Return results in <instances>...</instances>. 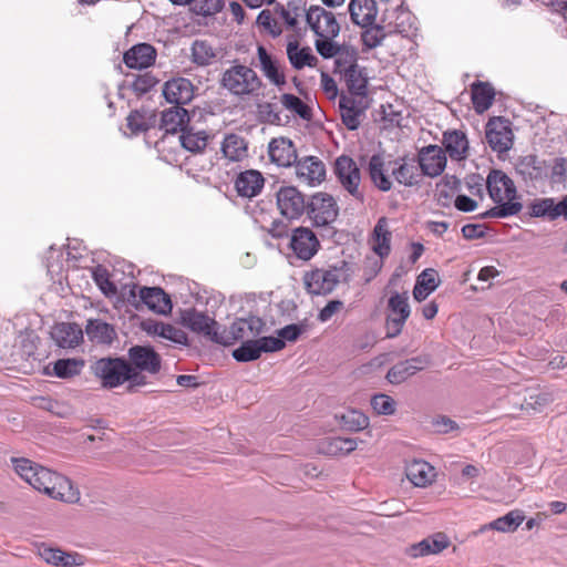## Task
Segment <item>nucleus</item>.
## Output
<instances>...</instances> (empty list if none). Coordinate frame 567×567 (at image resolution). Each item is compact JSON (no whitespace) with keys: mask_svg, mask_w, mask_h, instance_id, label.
<instances>
[{"mask_svg":"<svg viewBox=\"0 0 567 567\" xmlns=\"http://www.w3.org/2000/svg\"><path fill=\"white\" fill-rule=\"evenodd\" d=\"M548 178L554 184H560L567 179V159L557 157L548 168Z\"/></svg>","mask_w":567,"mask_h":567,"instance_id":"6e6d98bb","label":"nucleus"},{"mask_svg":"<svg viewBox=\"0 0 567 567\" xmlns=\"http://www.w3.org/2000/svg\"><path fill=\"white\" fill-rule=\"evenodd\" d=\"M549 165L534 155H527L516 164V172L525 179L530 182H544L548 178Z\"/></svg>","mask_w":567,"mask_h":567,"instance_id":"b1692460","label":"nucleus"},{"mask_svg":"<svg viewBox=\"0 0 567 567\" xmlns=\"http://www.w3.org/2000/svg\"><path fill=\"white\" fill-rule=\"evenodd\" d=\"M405 474L408 480L416 487H425L435 480V468L422 460H413L406 465Z\"/></svg>","mask_w":567,"mask_h":567,"instance_id":"c756f323","label":"nucleus"},{"mask_svg":"<svg viewBox=\"0 0 567 567\" xmlns=\"http://www.w3.org/2000/svg\"><path fill=\"white\" fill-rule=\"evenodd\" d=\"M155 59L156 51L147 43L134 45L124 54V63L130 69H146L155 62Z\"/></svg>","mask_w":567,"mask_h":567,"instance_id":"c85d7f7f","label":"nucleus"},{"mask_svg":"<svg viewBox=\"0 0 567 567\" xmlns=\"http://www.w3.org/2000/svg\"><path fill=\"white\" fill-rule=\"evenodd\" d=\"M367 29L362 32L361 39L363 45L368 49H374L382 44L388 38L384 29L380 25L365 27Z\"/></svg>","mask_w":567,"mask_h":567,"instance_id":"864d4df0","label":"nucleus"},{"mask_svg":"<svg viewBox=\"0 0 567 567\" xmlns=\"http://www.w3.org/2000/svg\"><path fill=\"white\" fill-rule=\"evenodd\" d=\"M344 80L351 94L363 97L367 94L368 78L364 69L359 66L355 53L344 54V59L339 56L337 60V70Z\"/></svg>","mask_w":567,"mask_h":567,"instance_id":"423d86ee","label":"nucleus"},{"mask_svg":"<svg viewBox=\"0 0 567 567\" xmlns=\"http://www.w3.org/2000/svg\"><path fill=\"white\" fill-rule=\"evenodd\" d=\"M343 307L342 301L331 300L320 311L318 318L320 321L326 322L332 318L334 313L341 310Z\"/></svg>","mask_w":567,"mask_h":567,"instance_id":"338daca9","label":"nucleus"},{"mask_svg":"<svg viewBox=\"0 0 567 567\" xmlns=\"http://www.w3.org/2000/svg\"><path fill=\"white\" fill-rule=\"evenodd\" d=\"M141 300L153 311L166 315L172 310V301L168 295L158 287H143L140 290Z\"/></svg>","mask_w":567,"mask_h":567,"instance_id":"2f4dec72","label":"nucleus"},{"mask_svg":"<svg viewBox=\"0 0 567 567\" xmlns=\"http://www.w3.org/2000/svg\"><path fill=\"white\" fill-rule=\"evenodd\" d=\"M164 330L163 339L178 344H185L187 342V336L182 329L173 324L165 323Z\"/></svg>","mask_w":567,"mask_h":567,"instance_id":"69168bd1","label":"nucleus"},{"mask_svg":"<svg viewBox=\"0 0 567 567\" xmlns=\"http://www.w3.org/2000/svg\"><path fill=\"white\" fill-rule=\"evenodd\" d=\"M52 338L60 348L72 349L82 341L83 331L75 323L62 322L54 326Z\"/></svg>","mask_w":567,"mask_h":567,"instance_id":"7c9ffc66","label":"nucleus"},{"mask_svg":"<svg viewBox=\"0 0 567 567\" xmlns=\"http://www.w3.org/2000/svg\"><path fill=\"white\" fill-rule=\"evenodd\" d=\"M209 135L204 130L187 126L179 135L182 146L190 153H202L208 143Z\"/></svg>","mask_w":567,"mask_h":567,"instance_id":"58836bf2","label":"nucleus"},{"mask_svg":"<svg viewBox=\"0 0 567 567\" xmlns=\"http://www.w3.org/2000/svg\"><path fill=\"white\" fill-rule=\"evenodd\" d=\"M439 284L440 279L436 270L432 268L423 270L419 275L416 284L413 288L414 299L417 301H423L424 299L427 298V296L431 292H433L439 287Z\"/></svg>","mask_w":567,"mask_h":567,"instance_id":"4c0bfd02","label":"nucleus"},{"mask_svg":"<svg viewBox=\"0 0 567 567\" xmlns=\"http://www.w3.org/2000/svg\"><path fill=\"white\" fill-rule=\"evenodd\" d=\"M182 319L184 324L194 332L208 337L210 340L220 344L228 342V339L218 332V324L210 317L196 310H186Z\"/></svg>","mask_w":567,"mask_h":567,"instance_id":"9b49d317","label":"nucleus"},{"mask_svg":"<svg viewBox=\"0 0 567 567\" xmlns=\"http://www.w3.org/2000/svg\"><path fill=\"white\" fill-rule=\"evenodd\" d=\"M216 50L206 40H195L190 49L192 61L199 66H207L216 59Z\"/></svg>","mask_w":567,"mask_h":567,"instance_id":"a18cd8bd","label":"nucleus"},{"mask_svg":"<svg viewBox=\"0 0 567 567\" xmlns=\"http://www.w3.org/2000/svg\"><path fill=\"white\" fill-rule=\"evenodd\" d=\"M264 328L265 322L260 318L251 316L236 320L228 331H223L220 334L228 339L225 344L227 346L236 341L255 340L264 331Z\"/></svg>","mask_w":567,"mask_h":567,"instance_id":"4468645a","label":"nucleus"},{"mask_svg":"<svg viewBox=\"0 0 567 567\" xmlns=\"http://www.w3.org/2000/svg\"><path fill=\"white\" fill-rule=\"evenodd\" d=\"M417 165L420 171L430 177L441 175L446 166V155L442 147L429 145L419 152Z\"/></svg>","mask_w":567,"mask_h":567,"instance_id":"a211bd4d","label":"nucleus"},{"mask_svg":"<svg viewBox=\"0 0 567 567\" xmlns=\"http://www.w3.org/2000/svg\"><path fill=\"white\" fill-rule=\"evenodd\" d=\"M449 537L443 533H436L421 542L411 545L406 553L412 558L436 555L450 546Z\"/></svg>","mask_w":567,"mask_h":567,"instance_id":"a878e982","label":"nucleus"},{"mask_svg":"<svg viewBox=\"0 0 567 567\" xmlns=\"http://www.w3.org/2000/svg\"><path fill=\"white\" fill-rule=\"evenodd\" d=\"M342 123L347 126V128L353 131L357 130L360 125V116L363 110H354V109H339Z\"/></svg>","mask_w":567,"mask_h":567,"instance_id":"e2e57ef3","label":"nucleus"},{"mask_svg":"<svg viewBox=\"0 0 567 567\" xmlns=\"http://www.w3.org/2000/svg\"><path fill=\"white\" fill-rule=\"evenodd\" d=\"M194 3V11L200 16H213L219 12L223 8V0H192Z\"/></svg>","mask_w":567,"mask_h":567,"instance_id":"4d7b16f0","label":"nucleus"},{"mask_svg":"<svg viewBox=\"0 0 567 567\" xmlns=\"http://www.w3.org/2000/svg\"><path fill=\"white\" fill-rule=\"evenodd\" d=\"M371 406L379 415H392L395 413L396 403L388 394H375L371 398Z\"/></svg>","mask_w":567,"mask_h":567,"instance_id":"5fc2aeb1","label":"nucleus"},{"mask_svg":"<svg viewBox=\"0 0 567 567\" xmlns=\"http://www.w3.org/2000/svg\"><path fill=\"white\" fill-rule=\"evenodd\" d=\"M331 39L332 38H320L319 40L316 41V49L321 56L326 59L336 58L337 61L341 55L344 59V54L353 53L349 51H342L340 47L337 43H334Z\"/></svg>","mask_w":567,"mask_h":567,"instance_id":"603ef678","label":"nucleus"},{"mask_svg":"<svg viewBox=\"0 0 567 567\" xmlns=\"http://www.w3.org/2000/svg\"><path fill=\"white\" fill-rule=\"evenodd\" d=\"M391 240L392 231L389 226V220L386 217H381L378 219L369 241L371 249L380 259L390 255Z\"/></svg>","mask_w":567,"mask_h":567,"instance_id":"393cba45","label":"nucleus"},{"mask_svg":"<svg viewBox=\"0 0 567 567\" xmlns=\"http://www.w3.org/2000/svg\"><path fill=\"white\" fill-rule=\"evenodd\" d=\"M257 23L259 27L264 28L271 35L277 37L281 33V28L272 16V13L268 10H264L258 14Z\"/></svg>","mask_w":567,"mask_h":567,"instance_id":"13d9d810","label":"nucleus"},{"mask_svg":"<svg viewBox=\"0 0 567 567\" xmlns=\"http://www.w3.org/2000/svg\"><path fill=\"white\" fill-rule=\"evenodd\" d=\"M369 174L372 183L382 192L392 188V158L373 155L369 161Z\"/></svg>","mask_w":567,"mask_h":567,"instance_id":"aec40b11","label":"nucleus"},{"mask_svg":"<svg viewBox=\"0 0 567 567\" xmlns=\"http://www.w3.org/2000/svg\"><path fill=\"white\" fill-rule=\"evenodd\" d=\"M486 187L489 197L497 206L484 213L483 217L505 218L522 210L523 205L518 200L516 186L504 172L491 171L486 178Z\"/></svg>","mask_w":567,"mask_h":567,"instance_id":"f03ea898","label":"nucleus"},{"mask_svg":"<svg viewBox=\"0 0 567 567\" xmlns=\"http://www.w3.org/2000/svg\"><path fill=\"white\" fill-rule=\"evenodd\" d=\"M289 247L298 259L308 261L318 252L320 243L311 229L298 227L291 233Z\"/></svg>","mask_w":567,"mask_h":567,"instance_id":"2eb2a0df","label":"nucleus"},{"mask_svg":"<svg viewBox=\"0 0 567 567\" xmlns=\"http://www.w3.org/2000/svg\"><path fill=\"white\" fill-rule=\"evenodd\" d=\"M84 368L82 359H59L53 363V374L61 379L79 375Z\"/></svg>","mask_w":567,"mask_h":567,"instance_id":"49530a36","label":"nucleus"},{"mask_svg":"<svg viewBox=\"0 0 567 567\" xmlns=\"http://www.w3.org/2000/svg\"><path fill=\"white\" fill-rule=\"evenodd\" d=\"M258 68L262 75L275 86L281 89L286 85V74L280 61L270 54L265 47H257Z\"/></svg>","mask_w":567,"mask_h":567,"instance_id":"f3484780","label":"nucleus"},{"mask_svg":"<svg viewBox=\"0 0 567 567\" xmlns=\"http://www.w3.org/2000/svg\"><path fill=\"white\" fill-rule=\"evenodd\" d=\"M295 174L299 183L317 186L326 178V166L316 156H306L295 162Z\"/></svg>","mask_w":567,"mask_h":567,"instance_id":"dca6fc26","label":"nucleus"},{"mask_svg":"<svg viewBox=\"0 0 567 567\" xmlns=\"http://www.w3.org/2000/svg\"><path fill=\"white\" fill-rule=\"evenodd\" d=\"M306 20L319 38H334L340 31L334 14L319 6H312L308 9Z\"/></svg>","mask_w":567,"mask_h":567,"instance_id":"9d476101","label":"nucleus"},{"mask_svg":"<svg viewBox=\"0 0 567 567\" xmlns=\"http://www.w3.org/2000/svg\"><path fill=\"white\" fill-rule=\"evenodd\" d=\"M93 278L104 295L111 296L116 292V287L110 281L106 269L96 268L93 272Z\"/></svg>","mask_w":567,"mask_h":567,"instance_id":"bf43d9fd","label":"nucleus"},{"mask_svg":"<svg viewBox=\"0 0 567 567\" xmlns=\"http://www.w3.org/2000/svg\"><path fill=\"white\" fill-rule=\"evenodd\" d=\"M410 313L411 309L406 292H394L391 295L388 300V315L385 320L386 338H395L402 332Z\"/></svg>","mask_w":567,"mask_h":567,"instance_id":"0eeeda50","label":"nucleus"},{"mask_svg":"<svg viewBox=\"0 0 567 567\" xmlns=\"http://www.w3.org/2000/svg\"><path fill=\"white\" fill-rule=\"evenodd\" d=\"M131 365L137 372L156 374L161 370V357L151 347L135 346L128 351Z\"/></svg>","mask_w":567,"mask_h":567,"instance_id":"6ab92c4d","label":"nucleus"},{"mask_svg":"<svg viewBox=\"0 0 567 567\" xmlns=\"http://www.w3.org/2000/svg\"><path fill=\"white\" fill-rule=\"evenodd\" d=\"M11 461L14 472L34 489L63 503L80 501L79 489L68 477L28 458L13 457Z\"/></svg>","mask_w":567,"mask_h":567,"instance_id":"f257e3e1","label":"nucleus"},{"mask_svg":"<svg viewBox=\"0 0 567 567\" xmlns=\"http://www.w3.org/2000/svg\"><path fill=\"white\" fill-rule=\"evenodd\" d=\"M549 396L545 393L530 395L528 400H526L525 409L533 411H542V408L549 403Z\"/></svg>","mask_w":567,"mask_h":567,"instance_id":"774afa93","label":"nucleus"},{"mask_svg":"<svg viewBox=\"0 0 567 567\" xmlns=\"http://www.w3.org/2000/svg\"><path fill=\"white\" fill-rule=\"evenodd\" d=\"M495 96L494 89L487 83H476L472 86V102L477 113L491 107Z\"/></svg>","mask_w":567,"mask_h":567,"instance_id":"c03bdc74","label":"nucleus"},{"mask_svg":"<svg viewBox=\"0 0 567 567\" xmlns=\"http://www.w3.org/2000/svg\"><path fill=\"white\" fill-rule=\"evenodd\" d=\"M358 446V442L355 439H350V437H331V439H326L323 440L321 443H320V452L321 453H324V454H328V455H332V456H337V455H341V454H349L351 453L352 451H354Z\"/></svg>","mask_w":567,"mask_h":567,"instance_id":"79ce46f5","label":"nucleus"},{"mask_svg":"<svg viewBox=\"0 0 567 567\" xmlns=\"http://www.w3.org/2000/svg\"><path fill=\"white\" fill-rule=\"evenodd\" d=\"M280 102L285 109L299 115L301 118L310 117V109L296 95L285 93L280 97Z\"/></svg>","mask_w":567,"mask_h":567,"instance_id":"3c124183","label":"nucleus"},{"mask_svg":"<svg viewBox=\"0 0 567 567\" xmlns=\"http://www.w3.org/2000/svg\"><path fill=\"white\" fill-rule=\"evenodd\" d=\"M92 370L101 379L104 388H116L126 381L133 385L145 384L144 377L123 359H100L93 364Z\"/></svg>","mask_w":567,"mask_h":567,"instance_id":"7ed1b4c3","label":"nucleus"},{"mask_svg":"<svg viewBox=\"0 0 567 567\" xmlns=\"http://www.w3.org/2000/svg\"><path fill=\"white\" fill-rule=\"evenodd\" d=\"M127 126L133 133L144 132L148 128V120L140 111H132L127 116Z\"/></svg>","mask_w":567,"mask_h":567,"instance_id":"052dcab7","label":"nucleus"},{"mask_svg":"<svg viewBox=\"0 0 567 567\" xmlns=\"http://www.w3.org/2000/svg\"><path fill=\"white\" fill-rule=\"evenodd\" d=\"M307 208L309 218L318 227H323L333 223L339 213L334 198L327 193L315 194Z\"/></svg>","mask_w":567,"mask_h":567,"instance_id":"1a4fd4ad","label":"nucleus"},{"mask_svg":"<svg viewBox=\"0 0 567 567\" xmlns=\"http://www.w3.org/2000/svg\"><path fill=\"white\" fill-rule=\"evenodd\" d=\"M39 556L48 564L62 567H73L82 564L76 554L65 553L59 548L41 545L38 548Z\"/></svg>","mask_w":567,"mask_h":567,"instance_id":"c9c22d12","label":"nucleus"},{"mask_svg":"<svg viewBox=\"0 0 567 567\" xmlns=\"http://www.w3.org/2000/svg\"><path fill=\"white\" fill-rule=\"evenodd\" d=\"M349 12L353 23L368 27L375 20L378 9L374 0H351Z\"/></svg>","mask_w":567,"mask_h":567,"instance_id":"72a5a7b5","label":"nucleus"},{"mask_svg":"<svg viewBox=\"0 0 567 567\" xmlns=\"http://www.w3.org/2000/svg\"><path fill=\"white\" fill-rule=\"evenodd\" d=\"M426 364L427 360L423 357H415L401 361L388 371L386 379L392 384H400L417 371L422 370Z\"/></svg>","mask_w":567,"mask_h":567,"instance_id":"cd10ccee","label":"nucleus"},{"mask_svg":"<svg viewBox=\"0 0 567 567\" xmlns=\"http://www.w3.org/2000/svg\"><path fill=\"white\" fill-rule=\"evenodd\" d=\"M265 178L259 171L248 169L241 172L235 179V187L239 196L251 198L264 188Z\"/></svg>","mask_w":567,"mask_h":567,"instance_id":"bb28decb","label":"nucleus"},{"mask_svg":"<svg viewBox=\"0 0 567 567\" xmlns=\"http://www.w3.org/2000/svg\"><path fill=\"white\" fill-rule=\"evenodd\" d=\"M220 85L238 97L255 96L264 86L257 72L244 64H235L224 71Z\"/></svg>","mask_w":567,"mask_h":567,"instance_id":"39448f33","label":"nucleus"},{"mask_svg":"<svg viewBox=\"0 0 567 567\" xmlns=\"http://www.w3.org/2000/svg\"><path fill=\"white\" fill-rule=\"evenodd\" d=\"M85 332L96 343H111L116 337L114 328L100 319L87 320Z\"/></svg>","mask_w":567,"mask_h":567,"instance_id":"a19ab883","label":"nucleus"},{"mask_svg":"<svg viewBox=\"0 0 567 567\" xmlns=\"http://www.w3.org/2000/svg\"><path fill=\"white\" fill-rule=\"evenodd\" d=\"M525 516L520 511H511L506 515L494 519L487 525H484L481 530L493 529L501 533H511L517 529V527L524 522Z\"/></svg>","mask_w":567,"mask_h":567,"instance_id":"37998d69","label":"nucleus"},{"mask_svg":"<svg viewBox=\"0 0 567 567\" xmlns=\"http://www.w3.org/2000/svg\"><path fill=\"white\" fill-rule=\"evenodd\" d=\"M336 175L342 187L355 199L363 202L360 189L361 174L357 163L349 156H340L334 165Z\"/></svg>","mask_w":567,"mask_h":567,"instance_id":"6e6552de","label":"nucleus"},{"mask_svg":"<svg viewBox=\"0 0 567 567\" xmlns=\"http://www.w3.org/2000/svg\"><path fill=\"white\" fill-rule=\"evenodd\" d=\"M277 206L287 219H298L306 210L305 196L295 186H282L277 192Z\"/></svg>","mask_w":567,"mask_h":567,"instance_id":"f8f14e48","label":"nucleus"},{"mask_svg":"<svg viewBox=\"0 0 567 567\" xmlns=\"http://www.w3.org/2000/svg\"><path fill=\"white\" fill-rule=\"evenodd\" d=\"M287 58L295 70H301L306 66L315 68L318 59L309 47H300L297 41H290L287 44Z\"/></svg>","mask_w":567,"mask_h":567,"instance_id":"e433bc0d","label":"nucleus"},{"mask_svg":"<svg viewBox=\"0 0 567 567\" xmlns=\"http://www.w3.org/2000/svg\"><path fill=\"white\" fill-rule=\"evenodd\" d=\"M268 155L270 161L279 167H290L297 161V150L292 141L287 137L272 138L268 144Z\"/></svg>","mask_w":567,"mask_h":567,"instance_id":"412c9836","label":"nucleus"},{"mask_svg":"<svg viewBox=\"0 0 567 567\" xmlns=\"http://www.w3.org/2000/svg\"><path fill=\"white\" fill-rule=\"evenodd\" d=\"M444 152L451 159L462 161L466 158L468 152V141L462 131H449L443 134Z\"/></svg>","mask_w":567,"mask_h":567,"instance_id":"473e14b6","label":"nucleus"},{"mask_svg":"<svg viewBox=\"0 0 567 567\" xmlns=\"http://www.w3.org/2000/svg\"><path fill=\"white\" fill-rule=\"evenodd\" d=\"M486 140L492 150L506 152L513 145V131L511 122L503 117H493L486 125Z\"/></svg>","mask_w":567,"mask_h":567,"instance_id":"ddd939ff","label":"nucleus"},{"mask_svg":"<svg viewBox=\"0 0 567 567\" xmlns=\"http://www.w3.org/2000/svg\"><path fill=\"white\" fill-rule=\"evenodd\" d=\"M258 112L260 117L269 124H280L281 117L276 106L269 102H265L258 105Z\"/></svg>","mask_w":567,"mask_h":567,"instance_id":"680f3d73","label":"nucleus"},{"mask_svg":"<svg viewBox=\"0 0 567 567\" xmlns=\"http://www.w3.org/2000/svg\"><path fill=\"white\" fill-rule=\"evenodd\" d=\"M163 95L167 102L179 106L181 104H186L192 101L194 86L188 79H172L164 84Z\"/></svg>","mask_w":567,"mask_h":567,"instance_id":"4be33fe9","label":"nucleus"},{"mask_svg":"<svg viewBox=\"0 0 567 567\" xmlns=\"http://www.w3.org/2000/svg\"><path fill=\"white\" fill-rule=\"evenodd\" d=\"M221 153L231 162H239L247 157V143L238 134H228L221 143Z\"/></svg>","mask_w":567,"mask_h":567,"instance_id":"ea45409f","label":"nucleus"},{"mask_svg":"<svg viewBox=\"0 0 567 567\" xmlns=\"http://www.w3.org/2000/svg\"><path fill=\"white\" fill-rule=\"evenodd\" d=\"M260 353L279 351L285 347V341L279 337H262L256 339Z\"/></svg>","mask_w":567,"mask_h":567,"instance_id":"0e129e2a","label":"nucleus"},{"mask_svg":"<svg viewBox=\"0 0 567 567\" xmlns=\"http://www.w3.org/2000/svg\"><path fill=\"white\" fill-rule=\"evenodd\" d=\"M420 176V168L414 158H392V177L400 185L413 186L417 184Z\"/></svg>","mask_w":567,"mask_h":567,"instance_id":"5701e85b","label":"nucleus"},{"mask_svg":"<svg viewBox=\"0 0 567 567\" xmlns=\"http://www.w3.org/2000/svg\"><path fill=\"white\" fill-rule=\"evenodd\" d=\"M530 215L534 217H547L554 220L558 218V203L550 197L535 199L530 204Z\"/></svg>","mask_w":567,"mask_h":567,"instance_id":"de8ad7c7","label":"nucleus"},{"mask_svg":"<svg viewBox=\"0 0 567 567\" xmlns=\"http://www.w3.org/2000/svg\"><path fill=\"white\" fill-rule=\"evenodd\" d=\"M188 112L182 106H173L162 113L161 128L166 133H182L188 126Z\"/></svg>","mask_w":567,"mask_h":567,"instance_id":"f704fd0d","label":"nucleus"},{"mask_svg":"<svg viewBox=\"0 0 567 567\" xmlns=\"http://www.w3.org/2000/svg\"><path fill=\"white\" fill-rule=\"evenodd\" d=\"M350 277V265L347 261H339L328 268H317L307 272L303 282L309 293L327 295L339 284L349 281Z\"/></svg>","mask_w":567,"mask_h":567,"instance_id":"20e7f679","label":"nucleus"},{"mask_svg":"<svg viewBox=\"0 0 567 567\" xmlns=\"http://www.w3.org/2000/svg\"><path fill=\"white\" fill-rule=\"evenodd\" d=\"M342 426L352 432L364 430L369 426V417L358 410H349L341 415Z\"/></svg>","mask_w":567,"mask_h":567,"instance_id":"09e8293b","label":"nucleus"},{"mask_svg":"<svg viewBox=\"0 0 567 567\" xmlns=\"http://www.w3.org/2000/svg\"><path fill=\"white\" fill-rule=\"evenodd\" d=\"M257 340L243 341L241 346L233 351V357L238 362L257 360L260 357Z\"/></svg>","mask_w":567,"mask_h":567,"instance_id":"8fccbe9b","label":"nucleus"}]
</instances>
